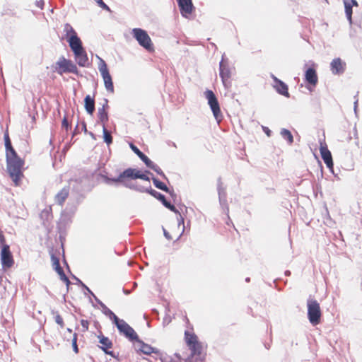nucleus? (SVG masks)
Masks as SVG:
<instances>
[{
  "label": "nucleus",
  "mask_w": 362,
  "mask_h": 362,
  "mask_svg": "<svg viewBox=\"0 0 362 362\" xmlns=\"http://www.w3.org/2000/svg\"><path fill=\"white\" fill-rule=\"evenodd\" d=\"M171 322V317L170 315H166L163 319V324H169Z\"/></svg>",
  "instance_id": "nucleus-61"
},
{
  "label": "nucleus",
  "mask_w": 362,
  "mask_h": 362,
  "mask_svg": "<svg viewBox=\"0 0 362 362\" xmlns=\"http://www.w3.org/2000/svg\"><path fill=\"white\" fill-rule=\"evenodd\" d=\"M1 248V262L4 269L11 268L13 264V255L11 252L10 247L8 245H2Z\"/></svg>",
  "instance_id": "nucleus-11"
},
{
  "label": "nucleus",
  "mask_w": 362,
  "mask_h": 362,
  "mask_svg": "<svg viewBox=\"0 0 362 362\" xmlns=\"http://www.w3.org/2000/svg\"><path fill=\"white\" fill-rule=\"evenodd\" d=\"M180 11L183 17H187V15L192 14L194 10L192 0H176Z\"/></svg>",
  "instance_id": "nucleus-16"
},
{
  "label": "nucleus",
  "mask_w": 362,
  "mask_h": 362,
  "mask_svg": "<svg viewBox=\"0 0 362 362\" xmlns=\"http://www.w3.org/2000/svg\"><path fill=\"white\" fill-rule=\"evenodd\" d=\"M151 180L153 181V185L158 189L162 190L163 192H169V188L167 185L161 182L158 178L155 176L151 177Z\"/></svg>",
  "instance_id": "nucleus-35"
},
{
  "label": "nucleus",
  "mask_w": 362,
  "mask_h": 362,
  "mask_svg": "<svg viewBox=\"0 0 362 362\" xmlns=\"http://www.w3.org/2000/svg\"><path fill=\"white\" fill-rule=\"evenodd\" d=\"M206 98L208 100V104L213 112L215 119L219 122L222 119L223 115L221 111L220 105L215 93L211 90L207 89L204 92Z\"/></svg>",
  "instance_id": "nucleus-9"
},
{
  "label": "nucleus",
  "mask_w": 362,
  "mask_h": 362,
  "mask_svg": "<svg viewBox=\"0 0 362 362\" xmlns=\"http://www.w3.org/2000/svg\"><path fill=\"white\" fill-rule=\"evenodd\" d=\"M53 269L59 274V278L64 277L66 278V274L62 269V267L59 265L55 266L53 267Z\"/></svg>",
  "instance_id": "nucleus-44"
},
{
  "label": "nucleus",
  "mask_w": 362,
  "mask_h": 362,
  "mask_svg": "<svg viewBox=\"0 0 362 362\" xmlns=\"http://www.w3.org/2000/svg\"><path fill=\"white\" fill-rule=\"evenodd\" d=\"M315 64H313V66L307 68L305 71L304 80L307 83V88L312 91L313 89L310 86L315 87L318 83V76L315 68Z\"/></svg>",
  "instance_id": "nucleus-10"
},
{
  "label": "nucleus",
  "mask_w": 362,
  "mask_h": 362,
  "mask_svg": "<svg viewBox=\"0 0 362 362\" xmlns=\"http://www.w3.org/2000/svg\"><path fill=\"white\" fill-rule=\"evenodd\" d=\"M218 201H219L220 206H221V208L223 209L224 212L228 215V212H229V207H228V205L227 203V199L223 198L221 199H218Z\"/></svg>",
  "instance_id": "nucleus-39"
},
{
  "label": "nucleus",
  "mask_w": 362,
  "mask_h": 362,
  "mask_svg": "<svg viewBox=\"0 0 362 362\" xmlns=\"http://www.w3.org/2000/svg\"><path fill=\"white\" fill-rule=\"evenodd\" d=\"M129 180L141 179L145 181H150V177L138 168H128Z\"/></svg>",
  "instance_id": "nucleus-20"
},
{
  "label": "nucleus",
  "mask_w": 362,
  "mask_h": 362,
  "mask_svg": "<svg viewBox=\"0 0 362 362\" xmlns=\"http://www.w3.org/2000/svg\"><path fill=\"white\" fill-rule=\"evenodd\" d=\"M344 5V10L346 17L350 25L353 23L352 14H353V7L349 4V0H344L343 1Z\"/></svg>",
  "instance_id": "nucleus-29"
},
{
  "label": "nucleus",
  "mask_w": 362,
  "mask_h": 362,
  "mask_svg": "<svg viewBox=\"0 0 362 362\" xmlns=\"http://www.w3.org/2000/svg\"><path fill=\"white\" fill-rule=\"evenodd\" d=\"M320 152L322 157V159L323 160L324 163L326 164L327 167L329 168V170L334 173L333 172V168H334V163L332 160V156L330 151L328 149L327 145L325 143H323L320 141Z\"/></svg>",
  "instance_id": "nucleus-13"
},
{
  "label": "nucleus",
  "mask_w": 362,
  "mask_h": 362,
  "mask_svg": "<svg viewBox=\"0 0 362 362\" xmlns=\"http://www.w3.org/2000/svg\"><path fill=\"white\" fill-rule=\"evenodd\" d=\"M349 4L353 6H358V4L356 0H349Z\"/></svg>",
  "instance_id": "nucleus-63"
},
{
  "label": "nucleus",
  "mask_w": 362,
  "mask_h": 362,
  "mask_svg": "<svg viewBox=\"0 0 362 362\" xmlns=\"http://www.w3.org/2000/svg\"><path fill=\"white\" fill-rule=\"evenodd\" d=\"M99 59L98 69L104 81L107 91L114 93V85L112 78L110 74L106 62L100 57Z\"/></svg>",
  "instance_id": "nucleus-7"
},
{
  "label": "nucleus",
  "mask_w": 362,
  "mask_h": 362,
  "mask_svg": "<svg viewBox=\"0 0 362 362\" xmlns=\"http://www.w3.org/2000/svg\"><path fill=\"white\" fill-rule=\"evenodd\" d=\"M53 71L59 75L71 73L78 76H82L76 65L70 59H66L64 56L59 57V60L52 66Z\"/></svg>",
  "instance_id": "nucleus-3"
},
{
  "label": "nucleus",
  "mask_w": 362,
  "mask_h": 362,
  "mask_svg": "<svg viewBox=\"0 0 362 362\" xmlns=\"http://www.w3.org/2000/svg\"><path fill=\"white\" fill-rule=\"evenodd\" d=\"M95 1L97 3L98 6H100L101 8H103V10H105L106 11L112 12L110 8L103 1V0H95Z\"/></svg>",
  "instance_id": "nucleus-43"
},
{
  "label": "nucleus",
  "mask_w": 362,
  "mask_h": 362,
  "mask_svg": "<svg viewBox=\"0 0 362 362\" xmlns=\"http://www.w3.org/2000/svg\"><path fill=\"white\" fill-rule=\"evenodd\" d=\"M44 216H46V219L48 220L49 217H52V214L50 211L49 210H44L41 213V217L43 218Z\"/></svg>",
  "instance_id": "nucleus-51"
},
{
  "label": "nucleus",
  "mask_w": 362,
  "mask_h": 362,
  "mask_svg": "<svg viewBox=\"0 0 362 362\" xmlns=\"http://www.w3.org/2000/svg\"><path fill=\"white\" fill-rule=\"evenodd\" d=\"M77 339H78V334L76 333H74L73 334V339H72V341H71V345H72L73 351L76 354H78V351H79L78 347V345H77Z\"/></svg>",
  "instance_id": "nucleus-41"
},
{
  "label": "nucleus",
  "mask_w": 362,
  "mask_h": 362,
  "mask_svg": "<svg viewBox=\"0 0 362 362\" xmlns=\"http://www.w3.org/2000/svg\"><path fill=\"white\" fill-rule=\"evenodd\" d=\"M99 343L101 344L100 349L104 351L106 349H111L113 346L112 341L107 337L100 334L98 336Z\"/></svg>",
  "instance_id": "nucleus-26"
},
{
  "label": "nucleus",
  "mask_w": 362,
  "mask_h": 362,
  "mask_svg": "<svg viewBox=\"0 0 362 362\" xmlns=\"http://www.w3.org/2000/svg\"><path fill=\"white\" fill-rule=\"evenodd\" d=\"M5 237L3 234V232L0 230V247H1L2 245H6V244L5 243Z\"/></svg>",
  "instance_id": "nucleus-54"
},
{
  "label": "nucleus",
  "mask_w": 362,
  "mask_h": 362,
  "mask_svg": "<svg viewBox=\"0 0 362 362\" xmlns=\"http://www.w3.org/2000/svg\"><path fill=\"white\" fill-rule=\"evenodd\" d=\"M75 61L81 67H88L89 65L88 57L84 48L73 52Z\"/></svg>",
  "instance_id": "nucleus-18"
},
{
  "label": "nucleus",
  "mask_w": 362,
  "mask_h": 362,
  "mask_svg": "<svg viewBox=\"0 0 362 362\" xmlns=\"http://www.w3.org/2000/svg\"><path fill=\"white\" fill-rule=\"evenodd\" d=\"M166 193L169 194L170 197L173 199V200H175V198L177 197V194L175 193L173 189H170L169 192H165Z\"/></svg>",
  "instance_id": "nucleus-60"
},
{
  "label": "nucleus",
  "mask_w": 362,
  "mask_h": 362,
  "mask_svg": "<svg viewBox=\"0 0 362 362\" xmlns=\"http://www.w3.org/2000/svg\"><path fill=\"white\" fill-rule=\"evenodd\" d=\"M180 216V218H177V221H178V226H180L181 225L183 226V229H182V231H184L185 230V219L184 218L181 216L180 213L179 212V214H177ZM183 233V232H182ZM182 233H181L180 235V236L178 237L177 240L180 238V237L182 235Z\"/></svg>",
  "instance_id": "nucleus-49"
},
{
  "label": "nucleus",
  "mask_w": 362,
  "mask_h": 362,
  "mask_svg": "<svg viewBox=\"0 0 362 362\" xmlns=\"http://www.w3.org/2000/svg\"><path fill=\"white\" fill-rule=\"evenodd\" d=\"M271 77L274 81L273 88L275 89L277 93L286 98H289L290 93L288 92V85L281 79L278 78L274 74H272Z\"/></svg>",
  "instance_id": "nucleus-14"
},
{
  "label": "nucleus",
  "mask_w": 362,
  "mask_h": 362,
  "mask_svg": "<svg viewBox=\"0 0 362 362\" xmlns=\"http://www.w3.org/2000/svg\"><path fill=\"white\" fill-rule=\"evenodd\" d=\"M103 141L107 145H110L112 143V136L110 134V132L107 131L106 126L103 127Z\"/></svg>",
  "instance_id": "nucleus-36"
},
{
  "label": "nucleus",
  "mask_w": 362,
  "mask_h": 362,
  "mask_svg": "<svg viewBox=\"0 0 362 362\" xmlns=\"http://www.w3.org/2000/svg\"><path fill=\"white\" fill-rule=\"evenodd\" d=\"M127 188H129L132 190H135V191L141 192V193H144V192L148 193L151 196L154 191V189L151 187V185H149V187H145L141 185H137L135 184L129 183V182L127 183Z\"/></svg>",
  "instance_id": "nucleus-24"
},
{
  "label": "nucleus",
  "mask_w": 362,
  "mask_h": 362,
  "mask_svg": "<svg viewBox=\"0 0 362 362\" xmlns=\"http://www.w3.org/2000/svg\"><path fill=\"white\" fill-rule=\"evenodd\" d=\"M98 122L102 124L103 127L106 126V123L109 120V115L107 110H103V108H98Z\"/></svg>",
  "instance_id": "nucleus-28"
},
{
  "label": "nucleus",
  "mask_w": 362,
  "mask_h": 362,
  "mask_svg": "<svg viewBox=\"0 0 362 362\" xmlns=\"http://www.w3.org/2000/svg\"><path fill=\"white\" fill-rule=\"evenodd\" d=\"M35 5H36V6H37L38 8H41V9H43L44 6H45V1H44L43 0L36 1V2H35Z\"/></svg>",
  "instance_id": "nucleus-56"
},
{
  "label": "nucleus",
  "mask_w": 362,
  "mask_h": 362,
  "mask_svg": "<svg viewBox=\"0 0 362 362\" xmlns=\"http://www.w3.org/2000/svg\"><path fill=\"white\" fill-rule=\"evenodd\" d=\"M95 96H90V95H86L84 98V108L86 111V112L90 115H93L95 110Z\"/></svg>",
  "instance_id": "nucleus-21"
},
{
  "label": "nucleus",
  "mask_w": 362,
  "mask_h": 362,
  "mask_svg": "<svg viewBox=\"0 0 362 362\" xmlns=\"http://www.w3.org/2000/svg\"><path fill=\"white\" fill-rule=\"evenodd\" d=\"M219 76L221 78L223 84L226 86V82L231 77V71L229 66V61L223 54L219 62Z\"/></svg>",
  "instance_id": "nucleus-12"
},
{
  "label": "nucleus",
  "mask_w": 362,
  "mask_h": 362,
  "mask_svg": "<svg viewBox=\"0 0 362 362\" xmlns=\"http://www.w3.org/2000/svg\"><path fill=\"white\" fill-rule=\"evenodd\" d=\"M71 277L73 279H74L76 281V284L77 285H78L80 287H81L83 286V284H84V283L79 278L76 276L75 275L71 274Z\"/></svg>",
  "instance_id": "nucleus-52"
},
{
  "label": "nucleus",
  "mask_w": 362,
  "mask_h": 362,
  "mask_svg": "<svg viewBox=\"0 0 362 362\" xmlns=\"http://www.w3.org/2000/svg\"><path fill=\"white\" fill-rule=\"evenodd\" d=\"M62 128L65 129L66 131H68L69 129H71V124L69 123L66 117H64L62 121Z\"/></svg>",
  "instance_id": "nucleus-47"
},
{
  "label": "nucleus",
  "mask_w": 362,
  "mask_h": 362,
  "mask_svg": "<svg viewBox=\"0 0 362 362\" xmlns=\"http://www.w3.org/2000/svg\"><path fill=\"white\" fill-rule=\"evenodd\" d=\"M81 325L82 327L83 328V331H86L88 329L89 322L88 320H81Z\"/></svg>",
  "instance_id": "nucleus-50"
},
{
  "label": "nucleus",
  "mask_w": 362,
  "mask_h": 362,
  "mask_svg": "<svg viewBox=\"0 0 362 362\" xmlns=\"http://www.w3.org/2000/svg\"><path fill=\"white\" fill-rule=\"evenodd\" d=\"M53 269L59 274V278L64 277L66 278V274L62 269V267L59 265L55 266L53 267Z\"/></svg>",
  "instance_id": "nucleus-45"
},
{
  "label": "nucleus",
  "mask_w": 362,
  "mask_h": 362,
  "mask_svg": "<svg viewBox=\"0 0 362 362\" xmlns=\"http://www.w3.org/2000/svg\"><path fill=\"white\" fill-rule=\"evenodd\" d=\"M64 31L65 32V38L66 40L70 39L71 37H77L78 34L74 28L69 24L66 23L64 25Z\"/></svg>",
  "instance_id": "nucleus-34"
},
{
  "label": "nucleus",
  "mask_w": 362,
  "mask_h": 362,
  "mask_svg": "<svg viewBox=\"0 0 362 362\" xmlns=\"http://www.w3.org/2000/svg\"><path fill=\"white\" fill-rule=\"evenodd\" d=\"M51 313L54 315L56 323L59 325L61 328H63L64 327V322L61 315L58 313L57 311H55L54 310H52Z\"/></svg>",
  "instance_id": "nucleus-38"
},
{
  "label": "nucleus",
  "mask_w": 362,
  "mask_h": 362,
  "mask_svg": "<svg viewBox=\"0 0 362 362\" xmlns=\"http://www.w3.org/2000/svg\"><path fill=\"white\" fill-rule=\"evenodd\" d=\"M81 288L82 289H83L84 291H86L91 296H94L93 292L85 284H83V286Z\"/></svg>",
  "instance_id": "nucleus-55"
},
{
  "label": "nucleus",
  "mask_w": 362,
  "mask_h": 362,
  "mask_svg": "<svg viewBox=\"0 0 362 362\" xmlns=\"http://www.w3.org/2000/svg\"><path fill=\"white\" fill-rule=\"evenodd\" d=\"M195 356H189L185 362H202L204 361V356H196L195 359H194Z\"/></svg>",
  "instance_id": "nucleus-42"
},
{
  "label": "nucleus",
  "mask_w": 362,
  "mask_h": 362,
  "mask_svg": "<svg viewBox=\"0 0 362 362\" xmlns=\"http://www.w3.org/2000/svg\"><path fill=\"white\" fill-rule=\"evenodd\" d=\"M132 35L138 44L146 50L151 52L154 49L152 40L146 30L140 28H135L132 30Z\"/></svg>",
  "instance_id": "nucleus-5"
},
{
  "label": "nucleus",
  "mask_w": 362,
  "mask_h": 362,
  "mask_svg": "<svg viewBox=\"0 0 362 362\" xmlns=\"http://www.w3.org/2000/svg\"><path fill=\"white\" fill-rule=\"evenodd\" d=\"M66 209H68V212L69 213V214L71 215V216L72 217V216L75 214V212L76 211V209H77V207L76 205H71L70 206L69 204H68L67 206L66 207Z\"/></svg>",
  "instance_id": "nucleus-48"
},
{
  "label": "nucleus",
  "mask_w": 362,
  "mask_h": 362,
  "mask_svg": "<svg viewBox=\"0 0 362 362\" xmlns=\"http://www.w3.org/2000/svg\"><path fill=\"white\" fill-rule=\"evenodd\" d=\"M129 147L146 166L151 161V160L145 153L140 151L139 148L133 143H129Z\"/></svg>",
  "instance_id": "nucleus-25"
},
{
  "label": "nucleus",
  "mask_w": 362,
  "mask_h": 362,
  "mask_svg": "<svg viewBox=\"0 0 362 362\" xmlns=\"http://www.w3.org/2000/svg\"><path fill=\"white\" fill-rule=\"evenodd\" d=\"M147 168L153 170L154 172H156L158 175L161 176L164 180H166L168 182H169L168 178L166 177L163 171L161 170V168L156 164L152 160L147 165Z\"/></svg>",
  "instance_id": "nucleus-32"
},
{
  "label": "nucleus",
  "mask_w": 362,
  "mask_h": 362,
  "mask_svg": "<svg viewBox=\"0 0 362 362\" xmlns=\"http://www.w3.org/2000/svg\"><path fill=\"white\" fill-rule=\"evenodd\" d=\"M185 340L187 346L199 341L194 333L191 334L188 331L185 332Z\"/></svg>",
  "instance_id": "nucleus-30"
},
{
  "label": "nucleus",
  "mask_w": 362,
  "mask_h": 362,
  "mask_svg": "<svg viewBox=\"0 0 362 362\" xmlns=\"http://www.w3.org/2000/svg\"><path fill=\"white\" fill-rule=\"evenodd\" d=\"M152 197L160 201L165 208H167L172 212L175 214H179V211L177 209L175 205H173L170 201H168L166 199L165 196L162 193L154 189Z\"/></svg>",
  "instance_id": "nucleus-17"
},
{
  "label": "nucleus",
  "mask_w": 362,
  "mask_h": 362,
  "mask_svg": "<svg viewBox=\"0 0 362 362\" xmlns=\"http://www.w3.org/2000/svg\"><path fill=\"white\" fill-rule=\"evenodd\" d=\"M122 335L127 338L131 342H136L138 346L134 345L135 351L137 353L150 356L151 354H159L160 351L155 347L151 346L150 344L145 343L142 341L135 330L130 326Z\"/></svg>",
  "instance_id": "nucleus-1"
},
{
  "label": "nucleus",
  "mask_w": 362,
  "mask_h": 362,
  "mask_svg": "<svg viewBox=\"0 0 362 362\" xmlns=\"http://www.w3.org/2000/svg\"><path fill=\"white\" fill-rule=\"evenodd\" d=\"M103 313L107 316L116 326L120 334H122L130 325L124 320L119 318L105 304L101 305Z\"/></svg>",
  "instance_id": "nucleus-6"
},
{
  "label": "nucleus",
  "mask_w": 362,
  "mask_h": 362,
  "mask_svg": "<svg viewBox=\"0 0 362 362\" xmlns=\"http://www.w3.org/2000/svg\"><path fill=\"white\" fill-rule=\"evenodd\" d=\"M308 318L310 323L316 326L320 323L322 312L320 303L315 300L309 298L307 300Z\"/></svg>",
  "instance_id": "nucleus-4"
},
{
  "label": "nucleus",
  "mask_w": 362,
  "mask_h": 362,
  "mask_svg": "<svg viewBox=\"0 0 362 362\" xmlns=\"http://www.w3.org/2000/svg\"><path fill=\"white\" fill-rule=\"evenodd\" d=\"M71 221V216L68 212V209H65V210L62 212L59 221L57 223V228L59 233H62V230L65 229L66 226L69 224Z\"/></svg>",
  "instance_id": "nucleus-19"
},
{
  "label": "nucleus",
  "mask_w": 362,
  "mask_h": 362,
  "mask_svg": "<svg viewBox=\"0 0 362 362\" xmlns=\"http://www.w3.org/2000/svg\"><path fill=\"white\" fill-rule=\"evenodd\" d=\"M163 235H164L165 238L168 240H172V237H171L170 234L163 227Z\"/></svg>",
  "instance_id": "nucleus-57"
},
{
  "label": "nucleus",
  "mask_w": 362,
  "mask_h": 362,
  "mask_svg": "<svg viewBox=\"0 0 362 362\" xmlns=\"http://www.w3.org/2000/svg\"><path fill=\"white\" fill-rule=\"evenodd\" d=\"M188 348L191 351V354L189 356H202V349H203V346H202V344L200 341L196 343V344H193L190 346H188Z\"/></svg>",
  "instance_id": "nucleus-27"
},
{
  "label": "nucleus",
  "mask_w": 362,
  "mask_h": 362,
  "mask_svg": "<svg viewBox=\"0 0 362 362\" xmlns=\"http://www.w3.org/2000/svg\"><path fill=\"white\" fill-rule=\"evenodd\" d=\"M6 161V168L10 177L15 183L18 185L21 177L23 176L22 169L24 165V160L21 157L15 158H8Z\"/></svg>",
  "instance_id": "nucleus-2"
},
{
  "label": "nucleus",
  "mask_w": 362,
  "mask_h": 362,
  "mask_svg": "<svg viewBox=\"0 0 362 362\" xmlns=\"http://www.w3.org/2000/svg\"><path fill=\"white\" fill-rule=\"evenodd\" d=\"M100 176L103 179V181L108 185L117 186L119 185H122L127 187L128 181L129 180L128 168L124 169L117 177H110L107 175L104 174H100Z\"/></svg>",
  "instance_id": "nucleus-8"
},
{
  "label": "nucleus",
  "mask_w": 362,
  "mask_h": 362,
  "mask_svg": "<svg viewBox=\"0 0 362 362\" xmlns=\"http://www.w3.org/2000/svg\"><path fill=\"white\" fill-rule=\"evenodd\" d=\"M69 194V187H64L55 195V202L62 206Z\"/></svg>",
  "instance_id": "nucleus-23"
},
{
  "label": "nucleus",
  "mask_w": 362,
  "mask_h": 362,
  "mask_svg": "<svg viewBox=\"0 0 362 362\" xmlns=\"http://www.w3.org/2000/svg\"><path fill=\"white\" fill-rule=\"evenodd\" d=\"M60 279L64 282L66 285L67 289L69 288V284H71L69 278L66 276V278L61 277Z\"/></svg>",
  "instance_id": "nucleus-58"
},
{
  "label": "nucleus",
  "mask_w": 362,
  "mask_h": 362,
  "mask_svg": "<svg viewBox=\"0 0 362 362\" xmlns=\"http://www.w3.org/2000/svg\"><path fill=\"white\" fill-rule=\"evenodd\" d=\"M217 191H218V199L226 198V197H227L226 189L225 187L223 186V182H222L221 177H219L217 179Z\"/></svg>",
  "instance_id": "nucleus-31"
},
{
  "label": "nucleus",
  "mask_w": 362,
  "mask_h": 362,
  "mask_svg": "<svg viewBox=\"0 0 362 362\" xmlns=\"http://www.w3.org/2000/svg\"><path fill=\"white\" fill-rule=\"evenodd\" d=\"M280 135L289 145L293 143V136L290 130L282 128L280 132Z\"/></svg>",
  "instance_id": "nucleus-33"
},
{
  "label": "nucleus",
  "mask_w": 362,
  "mask_h": 362,
  "mask_svg": "<svg viewBox=\"0 0 362 362\" xmlns=\"http://www.w3.org/2000/svg\"><path fill=\"white\" fill-rule=\"evenodd\" d=\"M4 139L5 148L13 146L8 130H6L4 134Z\"/></svg>",
  "instance_id": "nucleus-40"
},
{
  "label": "nucleus",
  "mask_w": 362,
  "mask_h": 362,
  "mask_svg": "<svg viewBox=\"0 0 362 362\" xmlns=\"http://www.w3.org/2000/svg\"><path fill=\"white\" fill-rule=\"evenodd\" d=\"M5 149H6V160H7L8 158H15L20 157L13 146L6 148Z\"/></svg>",
  "instance_id": "nucleus-37"
},
{
  "label": "nucleus",
  "mask_w": 362,
  "mask_h": 362,
  "mask_svg": "<svg viewBox=\"0 0 362 362\" xmlns=\"http://www.w3.org/2000/svg\"><path fill=\"white\" fill-rule=\"evenodd\" d=\"M263 130L268 136L271 135L272 131L268 127H263Z\"/></svg>",
  "instance_id": "nucleus-64"
},
{
  "label": "nucleus",
  "mask_w": 362,
  "mask_h": 362,
  "mask_svg": "<svg viewBox=\"0 0 362 362\" xmlns=\"http://www.w3.org/2000/svg\"><path fill=\"white\" fill-rule=\"evenodd\" d=\"M100 108H103V110H107V109L109 108L108 100L107 98L104 99V103L103 104V105Z\"/></svg>",
  "instance_id": "nucleus-59"
},
{
  "label": "nucleus",
  "mask_w": 362,
  "mask_h": 362,
  "mask_svg": "<svg viewBox=\"0 0 362 362\" xmlns=\"http://www.w3.org/2000/svg\"><path fill=\"white\" fill-rule=\"evenodd\" d=\"M92 296L94 298V299H95V302H96V303H97L100 306H101V305L104 304V303H103V302H102V301H101V300H100V299H99V298H98L95 294H94V296Z\"/></svg>",
  "instance_id": "nucleus-62"
},
{
  "label": "nucleus",
  "mask_w": 362,
  "mask_h": 362,
  "mask_svg": "<svg viewBox=\"0 0 362 362\" xmlns=\"http://www.w3.org/2000/svg\"><path fill=\"white\" fill-rule=\"evenodd\" d=\"M358 93L354 95L355 101L354 103V110L356 115H357V110H358V100L357 99Z\"/></svg>",
  "instance_id": "nucleus-53"
},
{
  "label": "nucleus",
  "mask_w": 362,
  "mask_h": 362,
  "mask_svg": "<svg viewBox=\"0 0 362 362\" xmlns=\"http://www.w3.org/2000/svg\"><path fill=\"white\" fill-rule=\"evenodd\" d=\"M51 260L52 262V267L58 266L60 264L59 263V258L57 257L54 254H51Z\"/></svg>",
  "instance_id": "nucleus-46"
},
{
  "label": "nucleus",
  "mask_w": 362,
  "mask_h": 362,
  "mask_svg": "<svg viewBox=\"0 0 362 362\" xmlns=\"http://www.w3.org/2000/svg\"><path fill=\"white\" fill-rule=\"evenodd\" d=\"M69 43L71 50L74 52L75 51L84 48L81 40L78 36L71 37L70 39L66 40Z\"/></svg>",
  "instance_id": "nucleus-22"
},
{
  "label": "nucleus",
  "mask_w": 362,
  "mask_h": 362,
  "mask_svg": "<svg viewBox=\"0 0 362 362\" xmlns=\"http://www.w3.org/2000/svg\"><path fill=\"white\" fill-rule=\"evenodd\" d=\"M346 69V64L341 58L337 57L330 62V71L334 75L343 74Z\"/></svg>",
  "instance_id": "nucleus-15"
}]
</instances>
